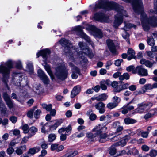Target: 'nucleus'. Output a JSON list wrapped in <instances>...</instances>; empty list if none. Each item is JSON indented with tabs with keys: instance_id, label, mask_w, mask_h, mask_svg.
<instances>
[{
	"instance_id": "nucleus-49",
	"label": "nucleus",
	"mask_w": 157,
	"mask_h": 157,
	"mask_svg": "<svg viewBox=\"0 0 157 157\" xmlns=\"http://www.w3.org/2000/svg\"><path fill=\"white\" fill-rule=\"evenodd\" d=\"M38 75L41 79L42 78L46 75L43 71L41 69H39L38 70Z\"/></svg>"
},
{
	"instance_id": "nucleus-8",
	"label": "nucleus",
	"mask_w": 157,
	"mask_h": 157,
	"mask_svg": "<svg viewBox=\"0 0 157 157\" xmlns=\"http://www.w3.org/2000/svg\"><path fill=\"white\" fill-rule=\"evenodd\" d=\"M79 45L84 54L87 55L90 58L93 57V54L85 43L80 42L79 43Z\"/></svg>"
},
{
	"instance_id": "nucleus-18",
	"label": "nucleus",
	"mask_w": 157,
	"mask_h": 157,
	"mask_svg": "<svg viewBox=\"0 0 157 157\" xmlns=\"http://www.w3.org/2000/svg\"><path fill=\"white\" fill-rule=\"evenodd\" d=\"M50 50L47 49L44 50H43L39 52L37 54V57L40 56H42L44 59L46 60L48 57V56L50 54Z\"/></svg>"
},
{
	"instance_id": "nucleus-47",
	"label": "nucleus",
	"mask_w": 157,
	"mask_h": 157,
	"mask_svg": "<svg viewBox=\"0 0 157 157\" xmlns=\"http://www.w3.org/2000/svg\"><path fill=\"white\" fill-rule=\"evenodd\" d=\"M153 89V86L152 85H151L150 84H147L145 85L143 88V90L144 89L146 90H150Z\"/></svg>"
},
{
	"instance_id": "nucleus-33",
	"label": "nucleus",
	"mask_w": 157,
	"mask_h": 157,
	"mask_svg": "<svg viewBox=\"0 0 157 157\" xmlns=\"http://www.w3.org/2000/svg\"><path fill=\"white\" fill-rule=\"evenodd\" d=\"M78 154L77 151H73L70 152L65 154L61 157H73L76 155Z\"/></svg>"
},
{
	"instance_id": "nucleus-16",
	"label": "nucleus",
	"mask_w": 157,
	"mask_h": 157,
	"mask_svg": "<svg viewBox=\"0 0 157 157\" xmlns=\"http://www.w3.org/2000/svg\"><path fill=\"white\" fill-rule=\"evenodd\" d=\"M96 109L99 110V113L101 114L104 113L105 111V104L102 102H99L97 103L95 105Z\"/></svg>"
},
{
	"instance_id": "nucleus-30",
	"label": "nucleus",
	"mask_w": 157,
	"mask_h": 157,
	"mask_svg": "<svg viewBox=\"0 0 157 157\" xmlns=\"http://www.w3.org/2000/svg\"><path fill=\"white\" fill-rule=\"evenodd\" d=\"M99 141L101 143H104L108 139L107 136L105 133L99 135Z\"/></svg>"
},
{
	"instance_id": "nucleus-37",
	"label": "nucleus",
	"mask_w": 157,
	"mask_h": 157,
	"mask_svg": "<svg viewBox=\"0 0 157 157\" xmlns=\"http://www.w3.org/2000/svg\"><path fill=\"white\" fill-rule=\"evenodd\" d=\"M154 10H150V12L153 14H157V0H154Z\"/></svg>"
},
{
	"instance_id": "nucleus-28",
	"label": "nucleus",
	"mask_w": 157,
	"mask_h": 157,
	"mask_svg": "<svg viewBox=\"0 0 157 157\" xmlns=\"http://www.w3.org/2000/svg\"><path fill=\"white\" fill-rule=\"evenodd\" d=\"M26 69L31 74L33 72V66L32 63L30 61H28L27 63Z\"/></svg>"
},
{
	"instance_id": "nucleus-12",
	"label": "nucleus",
	"mask_w": 157,
	"mask_h": 157,
	"mask_svg": "<svg viewBox=\"0 0 157 157\" xmlns=\"http://www.w3.org/2000/svg\"><path fill=\"white\" fill-rule=\"evenodd\" d=\"M75 30L82 32V37L85 39V40L88 43H89L92 46L93 48L94 47V43L93 42L91 41L90 38L86 34L84 33H83L82 32V27L81 26H78L74 28Z\"/></svg>"
},
{
	"instance_id": "nucleus-2",
	"label": "nucleus",
	"mask_w": 157,
	"mask_h": 157,
	"mask_svg": "<svg viewBox=\"0 0 157 157\" xmlns=\"http://www.w3.org/2000/svg\"><path fill=\"white\" fill-rule=\"evenodd\" d=\"M127 3H131L134 12L141 14V19L143 29L147 31L149 29L148 24L153 27L157 26V18L154 17L148 19L146 14L143 12L142 0H122Z\"/></svg>"
},
{
	"instance_id": "nucleus-10",
	"label": "nucleus",
	"mask_w": 157,
	"mask_h": 157,
	"mask_svg": "<svg viewBox=\"0 0 157 157\" xmlns=\"http://www.w3.org/2000/svg\"><path fill=\"white\" fill-rule=\"evenodd\" d=\"M133 74H137L142 76H146L148 75V71L142 67L139 66L136 68V70L133 71Z\"/></svg>"
},
{
	"instance_id": "nucleus-27",
	"label": "nucleus",
	"mask_w": 157,
	"mask_h": 157,
	"mask_svg": "<svg viewBox=\"0 0 157 157\" xmlns=\"http://www.w3.org/2000/svg\"><path fill=\"white\" fill-rule=\"evenodd\" d=\"M112 87L113 88V91L114 93H119V91L118 90L119 87L118 82L116 81H113L111 83Z\"/></svg>"
},
{
	"instance_id": "nucleus-21",
	"label": "nucleus",
	"mask_w": 157,
	"mask_h": 157,
	"mask_svg": "<svg viewBox=\"0 0 157 157\" xmlns=\"http://www.w3.org/2000/svg\"><path fill=\"white\" fill-rule=\"evenodd\" d=\"M127 54L129 56L127 58V59L128 60H130L132 58L136 59V57L135 56V52L133 49L131 48H128L127 52Z\"/></svg>"
},
{
	"instance_id": "nucleus-48",
	"label": "nucleus",
	"mask_w": 157,
	"mask_h": 157,
	"mask_svg": "<svg viewBox=\"0 0 157 157\" xmlns=\"http://www.w3.org/2000/svg\"><path fill=\"white\" fill-rule=\"evenodd\" d=\"M19 140H18L17 139L13 140L11 141L9 144V146L12 147L15 146L16 144L19 143Z\"/></svg>"
},
{
	"instance_id": "nucleus-32",
	"label": "nucleus",
	"mask_w": 157,
	"mask_h": 157,
	"mask_svg": "<svg viewBox=\"0 0 157 157\" xmlns=\"http://www.w3.org/2000/svg\"><path fill=\"white\" fill-rule=\"evenodd\" d=\"M124 122L125 124H134L136 123L137 121L136 120L130 118H126L124 119Z\"/></svg>"
},
{
	"instance_id": "nucleus-46",
	"label": "nucleus",
	"mask_w": 157,
	"mask_h": 157,
	"mask_svg": "<svg viewBox=\"0 0 157 157\" xmlns=\"http://www.w3.org/2000/svg\"><path fill=\"white\" fill-rule=\"evenodd\" d=\"M22 129L24 133L26 134L29 133V126L27 124L24 125L22 127Z\"/></svg>"
},
{
	"instance_id": "nucleus-59",
	"label": "nucleus",
	"mask_w": 157,
	"mask_h": 157,
	"mask_svg": "<svg viewBox=\"0 0 157 157\" xmlns=\"http://www.w3.org/2000/svg\"><path fill=\"white\" fill-rule=\"evenodd\" d=\"M126 105H124L123 108H122L121 113L124 114L127 113L128 112V110L127 108V107H125Z\"/></svg>"
},
{
	"instance_id": "nucleus-42",
	"label": "nucleus",
	"mask_w": 157,
	"mask_h": 157,
	"mask_svg": "<svg viewBox=\"0 0 157 157\" xmlns=\"http://www.w3.org/2000/svg\"><path fill=\"white\" fill-rule=\"evenodd\" d=\"M147 41L148 44L150 46H153L155 44L154 40L153 38L148 37Z\"/></svg>"
},
{
	"instance_id": "nucleus-17",
	"label": "nucleus",
	"mask_w": 157,
	"mask_h": 157,
	"mask_svg": "<svg viewBox=\"0 0 157 157\" xmlns=\"http://www.w3.org/2000/svg\"><path fill=\"white\" fill-rule=\"evenodd\" d=\"M40 125L42 126L41 132L42 133L48 134V132L50 131L49 123H46L45 124H44V123L41 122L40 123Z\"/></svg>"
},
{
	"instance_id": "nucleus-24",
	"label": "nucleus",
	"mask_w": 157,
	"mask_h": 157,
	"mask_svg": "<svg viewBox=\"0 0 157 157\" xmlns=\"http://www.w3.org/2000/svg\"><path fill=\"white\" fill-rule=\"evenodd\" d=\"M140 62L141 64H144L146 67L150 68L152 67L153 65V63L145 59H142Z\"/></svg>"
},
{
	"instance_id": "nucleus-4",
	"label": "nucleus",
	"mask_w": 157,
	"mask_h": 157,
	"mask_svg": "<svg viewBox=\"0 0 157 157\" xmlns=\"http://www.w3.org/2000/svg\"><path fill=\"white\" fill-rule=\"evenodd\" d=\"M15 63L16 67L17 68L20 69L21 68L22 66L21 62L20 61L17 62H13L12 60H10L6 62L5 63L2 62L0 65V73L2 74L3 76L2 81L6 83L5 80V78H7L10 73V69L13 68V65Z\"/></svg>"
},
{
	"instance_id": "nucleus-23",
	"label": "nucleus",
	"mask_w": 157,
	"mask_h": 157,
	"mask_svg": "<svg viewBox=\"0 0 157 157\" xmlns=\"http://www.w3.org/2000/svg\"><path fill=\"white\" fill-rule=\"evenodd\" d=\"M60 43L63 46L67 48H70L72 47L71 44L69 40L65 39H62L59 41Z\"/></svg>"
},
{
	"instance_id": "nucleus-55",
	"label": "nucleus",
	"mask_w": 157,
	"mask_h": 157,
	"mask_svg": "<svg viewBox=\"0 0 157 157\" xmlns=\"http://www.w3.org/2000/svg\"><path fill=\"white\" fill-rule=\"evenodd\" d=\"M149 155L151 157H155L157 155V151L154 150H151L150 152Z\"/></svg>"
},
{
	"instance_id": "nucleus-26",
	"label": "nucleus",
	"mask_w": 157,
	"mask_h": 157,
	"mask_svg": "<svg viewBox=\"0 0 157 157\" xmlns=\"http://www.w3.org/2000/svg\"><path fill=\"white\" fill-rule=\"evenodd\" d=\"M40 150V148L39 147H35L32 148H30L27 152L28 154H31L33 155L36 153L38 152Z\"/></svg>"
},
{
	"instance_id": "nucleus-64",
	"label": "nucleus",
	"mask_w": 157,
	"mask_h": 157,
	"mask_svg": "<svg viewBox=\"0 0 157 157\" xmlns=\"http://www.w3.org/2000/svg\"><path fill=\"white\" fill-rule=\"evenodd\" d=\"M97 118V116L94 113L91 114L89 116V119L91 121H94Z\"/></svg>"
},
{
	"instance_id": "nucleus-53",
	"label": "nucleus",
	"mask_w": 157,
	"mask_h": 157,
	"mask_svg": "<svg viewBox=\"0 0 157 157\" xmlns=\"http://www.w3.org/2000/svg\"><path fill=\"white\" fill-rule=\"evenodd\" d=\"M116 151V149L112 146L109 149V153L111 155H114L115 154Z\"/></svg>"
},
{
	"instance_id": "nucleus-61",
	"label": "nucleus",
	"mask_w": 157,
	"mask_h": 157,
	"mask_svg": "<svg viewBox=\"0 0 157 157\" xmlns=\"http://www.w3.org/2000/svg\"><path fill=\"white\" fill-rule=\"evenodd\" d=\"M3 97L5 101L11 99L9 95L6 93H4Z\"/></svg>"
},
{
	"instance_id": "nucleus-45",
	"label": "nucleus",
	"mask_w": 157,
	"mask_h": 157,
	"mask_svg": "<svg viewBox=\"0 0 157 157\" xmlns=\"http://www.w3.org/2000/svg\"><path fill=\"white\" fill-rule=\"evenodd\" d=\"M146 54L150 58H153L155 56V54L151 51H146Z\"/></svg>"
},
{
	"instance_id": "nucleus-54",
	"label": "nucleus",
	"mask_w": 157,
	"mask_h": 157,
	"mask_svg": "<svg viewBox=\"0 0 157 157\" xmlns=\"http://www.w3.org/2000/svg\"><path fill=\"white\" fill-rule=\"evenodd\" d=\"M14 151V149L12 147L9 146V148L6 150V152L8 155L12 154Z\"/></svg>"
},
{
	"instance_id": "nucleus-9",
	"label": "nucleus",
	"mask_w": 157,
	"mask_h": 157,
	"mask_svg": "<svg viewBox=\"0 0 157 157\" xmlns=\"http://www.w3.org/2000/svg\"><path fill=\"white\" fill-rule=\"evenodd\" d=\"M136 25L132 24H126L124 27L123 28L124 30V32L122 34V36L125 39L126 41L129 44H130V42L129 40V35L126 32L127 30V29L128 28L129 29L131 28H136Z\"/></svg>"
},
{
	"instance_id": "nucleus-62",
	"label": "nucleus",
	"mask_w": 157,
	"mask_h": 157,
	"mask_svg": "<svg viewBox=\"0 0 157 157\" xmlns=\"http://www.w3.org/2000/svg\"><path fill=\"white\" fill-rule=\"evenodd\" d=\"M15 152L18 155H21L23 153L22 149L20 148L17 147L16 150H15Z\"/></svg>"
},
{
	"instance_id": "nucleus-43",
	"label": "nucleus",
	"mask_w": 157,
	"mask_h": 157,
	"mask_svg": "<svg viewBox=\"0 0 157 157\" xmlns=\"http://www.w3.org/2000/svg\"><path fill=\"white\" fill-rule=\"evenodd\" d=\"M117 106V105L114 102H110L107 105V107L108 109H112L115 108Z\"/></svg>"
},
{
	"instance_id": "nucleus-1",
	"label": "nucleus",
	"mask_w": 157,
	"mask_h": 157,
	"mask_svg": "<svg viewBox=\"0 0 157 157\" xmlns=\"http://www.w3.org/2000/svg\"><path fill=\"white\" fill-rule=\"evenodd\" d=\"M101 8H103L107 10H113L118 13L115 16V19L113 23V26L116 28H117L122 23L123 21V17L128 16L126 11L123 9V7L114 2L99 0L95 4L92 11L95 12L97 9Z\"/></svg>"
},
{
	"instance_id": "nucleus-57",
	"label": "nucleus",
	"mask_w": 157,
	"mask_h": 157,
	"mask_svg": "<svg viewBox=\"0 0 157 157\" xmlns=\"http://www.w3.org/2000/svg\"><path fill=\"white\" fill-rule=\"evenodd\" d=\"M155 113H148L144 115V118L145 119H148L152 117L155 115Z\"/></svg>"
},
{
	"instance_id": "nucleus-15",
	"label": "nucleus",
	"mask_w": 157,
	"mask_h": 157,
	"mask_svg": "<svg viewBox=\"0 0 157 157\" xmlns=\"http://www.w3.org/2000/svg\"><path fill=\"white\" fill-rule=\"evenodd\" d=\"M106 43L108 48L111 52L113 54H115L116 52V47L113 41L111 40H106Z\"/></svg>"
},
{
	"instance_id": "nucleus-60",
	"label": "nucleus",
	"mask_w": 157,
	"mask_h": 157,
	"mask_svg": "<svg viewBox=\"0 0 157 157\" xmlns=\"http://www.w3.org/2000/svg\"><path fill=\"white\" fill-rule=\"evenodd\" d=\"M126 70L129 72L132 71V73H133V71L136 70V68H135L133 66L131 65L128 67L126 68Z\"/></svg>"
},
{
	"instance_id": "nucleus-5",
	"label": "nucleus",
	"mask_w": 157,
	"mask_h": 157,
	"mask_svg": "<svg viewBox=\"0 0 157 157\" xmlns=\"http://www.w3.org/2000/svg\"><path fill=\"white\" fill-rule=\"evenodd\" d=\"M64 63H59L55 68V75L59 79L62 80H65L68 75L69 69Z\"/></svg>"
},
{
	"instance_id": "nucleus-56",
	"label": "nucleus",
	"mask_w": 157,
	"mask_h": 157,
	"mask_svg": "<svg viewBox=\"0 0 157 157\" xmlns=\"http://www.w3.org/2000/svg\"><path fill=\"white\" fill-rule=\"evenodd\" d=\"M33 110L34 109L32 108L30 111H28L27 114V116L28 117L30 118H33L34 115Z\"/></svg>"
},
{
	"instance_id": "nucleus-13",
	"label": "nucleus",
	"mask_w": 157,
	"mask_h": 157,
	"mask_svg": "<svg viewBox=\"0 0 157 157\" xmlns=\"http://www.w3.org/2000/svg\"><path fill=\"white\" fill-rule=\"evenodd\" d=\"M94 19L99 21L107 22L108 19V17L101 13H97L94 16Z\"/></svg>"
},
{
	"instance_id": "nucleus-40",
	"label": "nucleus",
	"mask_w": 157,
	"mask_h": 157,
	"mask_svg": "<svg viewBox=\"0 0 157 157\" xmlns=\"http://www.w3.org/2000/svg\"><path fill=\"white\" fill-rule=\"evenodd\" d=\"M56 135L53 133L50 134L48 135V140L49 142H52L54 141L56 139Z\"/></svg>"
},
{
	"instance_id": "nucleus-11",
	"label": "nucleus",
	"mask_w": 157,
	"mask_h": 157,
	"mask_svg": "<svg viewBox=\"0 0 157 157\" xmlns=\"http://www.w3.org/2000/svg\"><path fill=\"white\" fill-rule=\"evenodd\" d=\"M107 129V128L105 126L98 124L95 126L92 129V132H95L94 135L95 136L101 134L103 132H105Z\"/></svg>"
},
{
	"instance_id": "nucleus-39",
	"label": "nucleus",
	"mask_w": 157,
	"mask_h": 157,
	"mask_svg": "<svg viewBox=\"0 0 157 157\" xmlns=\"http://www.w3.org/2000/svg\"><path fill=\"white\" fill-rule=\"evenodd\" d=\"M108 81H102L100 82L101 87L102 90H105L107 89L106 85L107 84Z\"/></svg>"
},
{
	"instance_id": "nucleus-31",
	"label": "nucleus",
	"mask_w": 157,
	"mask_h": 157,
	"mask_svg": "<svg viewBox=\"0 0 157 157\" xmlns=\"http://www.w3.org/2000/svg\"><path fill=\"white\" fill-rule=\"evenodd\" d=\"M45 69L48 74L51 77V79L53 80L54 79V77L51 71L50 67L48 65H45L44 66Z\"/></svg>"
},
{
	"instance_id": "nucleus-25",
	"label": "nucleus",
	"mask_w": 157,
	"mask_h": 157,
	"mask_svg": "<svg viewBox=\"0 0 157 157\" xmlns=\"http://www.w3.org/2000/svg\"><path fill=\"white\" fill-rule=\"evenodd\" d=\"M38 131V128L35 126H33L29 129L28 135L29 137L34 136Z\"/></svg>"
},
{
	"instance_id": "nucleus-38",
	"label": "nucleus",
	"mask_w": 157,
	"mask_h": 157,
	"mask_svg": "<svg viewBox=\"0 0 157 157\" xmlns=\"http://www.w3.org/2000/svg\"><path fill=\"white\" fill-rule=\"evenodd\" d=\"M123 129L122 126H120L117 128L116 132L114 133L115 135H121L122 134V131Z\"/></svg>"
},
{
	"instance_id": "nucleus-34",
	"label": "nucleus",
	"mask_w": 157,
	"mask_h": 157,
	"mask_svg": "<svg viewBox=\"0 0 157 157\" xmlns=\"http://www.w3.org/2000/svg\"><path fill=\"white\" fill-rule=\"evenodd\" d=\"M98 96L99 98V101L101 102L106 100L107 99L108 97V95L105 94H101Z\"/></svg>"
},
{
	"instance_id": "nucleus-50",
	"label": "nucleus",
	"mask_w": 157,
	"mask_h": 157,
	"mask_svg": "<svg viewBox=\"0 0 157 157\" xmlns=\"http://www.w3.org/2000/svg\"><path fill=\"white\" fill-rule=\"evenodd\" d=\"M5 102L9 109H11L13 107V105L11 99Z\"/></svg>"
},
{
	"instance_id": "nucleus-44",
	"label": "nucleus",
	"mask_w": 157,
	"mask_h": 157,
	"mask_svg": "<svg viewBox=\"0 0 157 157\" xmlns=\"http://www.w3.org/2000/svg\"><path fill=\"white\" fill-rule=\"evenodd\" d=\"M113 102L116 103L117 105H118V103H120L121 101V99L120 98L117 96H115L113 98Z\"/></svg>"
},
{
	"instance_id": "nucleus-58",
	"label": "nucleus",
	"mask_w": 157,
	"mask_h": 157,
	"mask_svg": "<svg viewBox=\"0 0 157 157\" xmlns=\"http://www.w3.org/2000/svg\"><path fill=\"white\" fill-rule=\"evenodd\" d=\"M58 145V144L57 143H55L52 144L51 147V150L53 151L56 150L57 151V149Z\"/></svg>"
},
{
	"instance_id": "nucleus-51",
	"label": "nucleus",
	"mask_w": 157,
	"mask_h": 157,
	"mask_svg": "<svg viewBox=\"0 0 157 157\" xmlns=\"http://www.w3.org/2000/svg\"><path fill=\"white\" fill-rule=\"evenodd\" d=\"M113 135L114 136L111 139V140L113 141H117L121 139L122 136H121L120 135H115L114 134Z\"/></svg>"
},
{
	"instance_id": "nucleus-35",
	"label": "nucleus",
	"mask_w": 157,
	"mask_h": 157,
	"mask_svg": "<svg viewBox=\"0 0 157 157\" xmlns=\"http://www.w3.org/2000/svg\"><path fill=\"white\" fill-rule=\"evenodd\" d=\"M129 75L127 73H125L120 77L119 79L120 80H123L124 79L128 80L129 79Z\"/></svg>"
},
{
	"instance_id": "nucleus-6",
	"label": "nucleus",
	"mask_w": 157,
	"mask_h": 157,
	"mask_svg": "<svg viewBox=\"0 0 157 157\" xmlns=\"http://www.w3.org/2000/svg\"><path fill=\"white\" fill-rule=\"evenodd\" d=\"M137 106V108L134 110L135 112L142 113L145 111H148L153 106V104L150 102H142L138 104Z\"/></svg>"
},
{
	"instance_id": "nucleus-3",
	"label": "nucleus",
	"mask_w": 157,
	"mask_h": 157,
	"mask_svg": "<svg viewBox=\"0 0 157 157\" xmlns=\"http://www.w3.org/2000/svg\"><path fill=\"white\" fill-rule=\"evenodd\" d=\"M68 50V52H66V55L68 57L69 65L72 68V73L71 76L73 79H76L78 77V74L80 73V70L78 67L75 66L71 62L78 64L81 63L83 60L84 62H86L87 59L83 56L81 55L82 54H78L77 51H75V49L70 48Z\"/></svg>"
},
{
	"instance_id": "nucleus-41",
	"label": "nucleus",
	"mask_w": 157,
	"mask_h": 157,
	"mask_svg": "<svg viewBox=\"0 0 157 157\" xmlns=\"http://www.w3.org/2000/svg\"><path fill=\"white\" fill-rule=\"evenodd\" d=\"M129 86V84L128 83H125V84L119 85V87L118 88V90L119 91V92L121 91L122 90L127 89Z\"/></svg>"
},
{
	"instance_id": "nucleus-7",
	"label": "nucleus",
	"mask_w": 157,
	"mask_h": 157,
	"mask_svg": "<svg viewBox=\"0 0 157 157\" xmlns=\"http://www.w3.org/2000/svg\"><path fill=\"white\" fill-rule=\"evenodd\" d=\"M71 131L72 127L71 125H69L66 128L62 127L59 129L58 130V132L60 134V139L61 141L65 140L67 139V135L70 134Z\"/></svg>"
},
{
	"instance_id": "nucleus-52",
	"label": "nucleus",
	"mask_w": 157,
	"mask_h": 157,
	"mask_svg": "<svg viewBox=\"0 0 157 157\" xmlns=\"http://www.w3.org/2000/svg\"><path fill=\"white\" fill-rule=\"evenodd\" d=\"M44 84H49V79L47 76L46 75L42 78H41Z\"/></svg>"
},
{
	"instance_id": "nucleus-14",
	"label": "nucleus",
	"mask_w": 157,
	"mask_h": 157,
	"mask_svg": "<svg viewBox=\"0 0 157 157\" xmlns=\"http://www.w3.org/2000/svg\"><path fill=\"white\" fill-rule=\"evenodd\" d=\"M90 29L92 31V34L96 38H101L103 36L102 31L95 27L92 25L90 27Z\"/></svg>"
},
{
	"instance_id": "nucleus-20",
	"label": "nucleus",
	"mask_w": 157,
	"mask_h": 157,
	"mask_svg": "<svg viewBox=\"0 0 157 157\" xmlns=\"http://www.w3.org/2000/svg\"><path fill=\"white\" fill-rule=\"evenodd\" d=\"M55 122L52 125H51L50 124V131L54 130L56 129L57 127L60 125L63 121V120L60 119L55 121Z\"/></svg>"
},
{
	"instance_id": "nucleus-19",
	"label": "nucleus",
	"mask_w": 157,
	"mask_h": 157,
	"mask_svg": "<svg viewBox=\"0 0 157 157\" xmlns=\"http://www.w3.org/2000/svg\"><path fill=\"white\" fill-rule=\"evenodd\" d=\"M130 138V137L129 136H126L125 137H124L121 141L115 143L114 145V146L121 145L122 146H124L126 144L127 142Z\"/></svg>"
},
{
	"instance_id": "nucleus-22",
	"label": "nucleus",
	"mask_w": 157,
	"mask_h": 157,
	"mask_svg": "<svg viewBox=\"0 0 157 157\" xmlns=\"http://www.w3.org/2000/svg\"><path fill=\"white\" fill-rule=\"evenodd\" d=\"M81 90V88L80 86H75L71 92V97L72 98L74 97L80 92Z\"/></svg>"
},
{
	"instance_id": "nucleus-29",
	"label": "nucleus",
	"mask_w": 157,
	"mask_h": 157,
	"mask_svg": "<svg viewBox=\"0 0 157 157\" xmlns=\"http://www.w3.org/2000/svg\"><path fill=\"white\" fill-rule=\"evenodd\" d=\"M36 108L37 107L36 106H35L33 108V109H34V116L35 118L38 119L40 117V116L41 113V111L40 109H39L36 110Z\"/></svg>"
},
{
	"instance_id": "nucleus-36",
	"label": "nucleus",
	"mask_w": 157,
	"mask_h": 157,
	"mask_svg": "<svg viewBox=\"0 0 157 157\" xmlns=\"http://www.w3.org/2000/svg\"><path fill=\"white\" fill-rule=\"evenodd\" d=\"M0 109L2 113L5 114L7 110V108H6L5 105L4 103L0 102Z\"/></svg>"
},
{
	"instance_id": "nucleus-63",
	"label": "nucleus",
	"mask_w": 157,
	"mask_h": 157,
	"mask_svg": "<svg viewBox=\"0 0 157 157\" xmlns=\"http://www.w3.org/2000/svg\"><path fill=\"white\" fill-rule=\"evenodd\" d=\"M141 148L144 151H147L149 150V147L146 145H142L141 147Z\"/></svg>"
}]
</instances>
